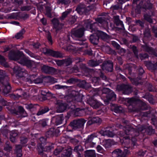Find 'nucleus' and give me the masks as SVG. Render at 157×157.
I'll list each match as a JSON object with an SVG mask.
<instances>
[{
  "instance_id": "f257e3e1",
  "label": "nucleus",
  "mask_w": 157,
  "mask_h": 157,
  "mask_svg": "<svg viewBox=\"0 0 157 157\" xmlns=\"http://www.w3.org/2000/svg\"><path fill=\"white\" fill-rule=\"evenodd\" d=\"M124 133L121 134V136H124L123 140L124 142L129 143L132 142V144L134 146L136 144V140L134 136L139 135V132H142L145 128L144 127H142L138 128V131L128 126H127L124 128Z\"/></svg>"
},
{
  "instance_id": "f03ea898",
  "label": "nucleus",
  "mask_w": 157,
  "mask_h": 157,
  "mask_svg": "<svg viewBox=\"0 0 157 157\" xmlns=\"http://www.w3.org/2000/svg\"><path fill=\"white\" fill-rule=\"evenodd\" d=\"M84 24L79 25L77 28L74 29L71 31V37L75 40H77L76 38H81L84 35V31L85 30H90L93 27V25H96L97 23H92L91 20L89 19L86 21L84 22Z\"/></svg>"
},
{
  "instance_id": "7ed1b4c3",
  "label": "nucleus",
  "mask_w": 157,
  "mask_h": 157,
  "mask_svg": "<svg viewBox=\"0 0 157 157\" xmlns=\"http://www.w3.org/2000/svg\"><path fill=\"white\" fill-rule=\"evenodd\" d=\"M9 56L10 59L17 61L19 63L26 66L28 67H35L34 62L25 57L23 53L21 52H20L19 54L16 55L14 53L11 52L9 54Z\"/></svg>"
},
{
  "instance_id": "20e7f679",
  "label": "nucleus",
  "mask_w": 157,
  "mask_h": 157,
  "mask_svg": "<svg viewBox=\"0 0 157 157\" xmlns=\"http://www.w3.org/2000/svg\"><path fill=\"white\" fill-rule=\"evenodd\" d=\"M102 92L104 94H106V96L107 99V100H105L104 101L105 104H108V101L112 100L113 101L115 100L116 98V95L114 94L113 91L110 90L108 88H104L102 90Z\"/></svg>"
},
{
  "instance_id": "39448f33",
  "label": "nucleus",
  "mask_w": 157,
  "mask_h": 157,
  "mask_svg": "<svg viewBox=\"0 0 157 157\" xmlns=\"http://www.w3.org/2000/svg\"><path fill=\"white\" fill-rule=\"evenodd\" d=\"M13 70L17 77L19 78L24 77L23 79L25 80V78L28 76V74L24 69L16 66L14 67Z\"/></svg>"
},
{
  "instance_id": "423d86ee",
  "label": "nucleus",
  "mask_w": 157,
  "mask_h": 157,
  "mask_svg": "<svg viewBox=\"0 0 157 157\" xmlns=\"http://www.w3.org/2000/svg\"><path fill=\"white\" fill-rule=\"evenodd\" d=\"M97 134L93 133L88 136L85 142V145L86 147H94L96 143L92 142L94 139L97 137Z\"/></svg>"
},
{
  "instance_id": "0eeeda50",
  "label": "nucleus",
  "mask_w": 157,
  "mask_h": 157,
  "mask_svg": "<svg viewBox=\"0 0 157 157\" xmlns=\"http://www.w3.org/2000/svg\"><path fill=\"white\" fill-rule=\"evenodd\" d=\"M86 122V121L83 119L75 120L70 123V126L73 129H76L82 127Z\"/></svg>"
},
{
  "instance_id": "6e6552de",
  "label": "nucleus",
  "mask_w": 157,
  "mask_h": 157,
  "mask_svg": "<svg viewBox=\"0 0 157 157\" xmlns=\"http://www.w3.org/2000/svg\"><path fill=\"white\" fill-rule=\"evenodd\" d=\"M64 42H65V43H67L66 40L61 41L60 44V45L61 47L64 44L65 45H64V47H62V48H64L66 50L70 51H72L73 52H75L78 51H82V49L83 48V47H81L79 48L77 47V48H76L75 46L72 45H70L68 46H66V44H63Z\"/></svg>"
},
{
  "instance_id": "1a4fd4ad",
  "label": "nucleus",
  "mask_w": 157,
  "mask_h": 157,
  "mask_svg": "<svg viewBox=\"0 0 157 157\" xmlns=\"http://www.w3.org/2000/svg\"><path fill=\"white\" fill-rule=\"evenodd\" d=\"M87 103L94 109L97 108L101 105V104L100 102L93 98H90L87 101Z\"/></svg>"
},
{
  "instance_id": "9d476101",
  "label": "nucleus",
  "mask_w": 157,
  "mask_h": 157,
  "mask_svg": "<svg viewBox=\"0 0 157 157\" xmlns=\"http://www.w3.org/2000/svg\"><path fill=\"white\" fill-rule=\"evenodd\" d=\"M46 52H44L46 54L51 55L55 57H60L62 56L61 54L58 52H55L50 49H46Z\"/></svg>"
},
{
  "instance_id": "9b49d317",
  "label": "nucleus",
  "mask_w": 157,
  "mask_h": 157,
  "mask_svg": "<svg viewBox=\"0 0 157 157\" xmlns=\"http://www.w3.org/2000/svg\"><path fill=\"white\" fill-rule=\"evenodd\" d=\"M92 28H92L91 32H93L94 31L96 32V35L98 36L99 38H100L103 40H105L107 38L108 35L106 33L99 30H94L92 29Z\"/></svg>"
},
{
  "instance_id": "f8f14e48",
  "label": "nucleus",
  "mask_w": 157,
  "mask_h": 157,
  "mask_svg": "<svg viewBox=\"0 0 157 157\" xmlns=\"http://www.w3.org/2000/svg\"><path fill=\"white\" fill-rule=\"evenodd\" d=\"M102 68L103 70H106L108 71H112L113 68L112 62L110 61H108L107 63H103Z\"/></svg>"
},
{
  "instance_id": "ddd939ff",
  "label": "nucleus",
  "mask_w": 157,
  "mask_h": 157,
  "mask_svg": "<svg viewBox=\"0 0 157 157\" xmlns=\"http://www.w3.org/2000/svg\"><path fill=\"white\" fill-rule=\"evenodd\" d=\"M77 95L75 96H72L71 98V101H69V103L71 102L76 103H81L82 101V97L81 95H78V93H77Z\"/></svg>"
},
{
  "instance_id": "4468645a",
  "label": "nucleus",
  "mask_w": 157,
  "mask_h": 157,
  "mask_svg": "<svg viewBox=\"0 0 157 157\" xmlns=\"http://www.w3.org/2000/svg\"><path fill=\"white\" fill-rule=\"evenodd\" d=\"M112 155L115 157H125V154L120 149L115 150L112 152Z\"/></svg>"
},
{
  "instance_id": "2eb2a0df",
  "label": "nucleus",
  "mask_w": 157,
  "mask_h": 157,
  "mask_svg": "<svg viewBox=\"0 0 157 157\" xmlns=\"http://www.w3.org/2000/svg\"><path fill=\"white\" fill-rule=\"evenodd\" d=\"M110 128H107L103 131L101 132V133L103 136H106L108 137H113L114 136V133L110 130Z\"/></svg>"
},
{
  "instance_id": "dca6fc26",
  "label": "nucleus",
  "mask_w": 157,
  "mask_h": 157,
  "mask_svg": "<svg viewBox=\"0 0 157 157\" xmlns=\"http://www.w3.org/2000/svg\"><path fill=\"white\" fill-rule=\"evenodd\" d=\"M76 10L80 14H82L87 12L84 5H81L78 6L76 9Z\"/></svg>"
},
{
  "instance_id": "f3484780",
  "label": "nucleus",
  "mask_w": 157,
  "mask_h": 157,
  "mask_svg": "<svg viewBox=\"0 0 157 157\" xmlns=\"http://www.w3.org/2000/svg\"><path fill=\"white\" fill-rule=\"evenodd\" d=\"M99 38L98 36L96 35L95 33L94 34L90 35V40L92 43L96 44L98 43Z\"/></svg>"
},
{
  "instance_id": "a211bd4d",
  "label": "nucleus",
  "mask_w": 157,
  "mask_h": 157,
  "mask_svg": "<svg viewBox=\"0 0 157 157\" xmlns=\"http://www.w3.org/2000/svg\"><path fill=\"white\" fill-rule=\"evenodd\" d=\"M8 133L10 134V139L11 141L13 142H14L16 140V137L17 135V132L15 131H9Z\"/></svg>"
},
{
  "instance_id": "6ab92c4d",
  "label": "nucleus",
  "mask_w": 157,
  "mask_h": 157,
  "mask_svg": "<svg viewBox=\"0 0 157 157\" xmlns=\"http://www.w3.org/2000/svg\"><path fill=\"white\" fill-rule=\"evenodd\" d=\"M85 157H96L95 151L88 150L85 151Z\"/></svg>"
},
{
  "instance_id": "aec40b11",
  "label": "nucleus",
  "mask_w": 157,
  "mask_h": 157,
  "mask_svg": "<svg viewBox=\"0 0 157 157\" xmlns=\"http://www.w3.org/2000/svg\"><path fill=\"white\" fill-rule=\"evenodd\" d=\"M22 146L21 145H18L16 146L15 151L17 157H21Z\"/></svg>"
},
{
  "instance_id": "412c9836",
  "label": "nucleus",
  "mask_w": 157,
  "mask_h": 157,
  "mask_svg": "<svg viewBox=\"0 0 157 157\" xmlns=\"http://www.w3.org/2000/svg\"><path fill=\"white\" fill-rule=\"evenodd\" d=\"M52 22L54 25V27L56 30H59L61 28V25L59 24L58 20L56 18H54L52 21Z\"/></svg>"
},
{
  "instance_id": "4be33fe9",
  "label": "nucleus",
  "mask_w": 157,
  "mask_h": 157,
  "mask_svg": "<svg viewBox=\"0 0 157 157\" xmlns=\"http://www.w3.org/2000/svg\"><path fill=\"white\" fill-rule=\"evenodd\" d=\"M11 87L9 84L7 82L6 85L4 86V88L3 89V93L4 95H6L10 92Z\"/></svg>"
},
{
  "instance_id": "5701e85b",
  "label": "nucleus",
  "mask_w": 157,
  "mask_h": 157,
  "mask_svg": "<svg viewBox=\"0 0 157 157\" xmlns=\"http://www.w3.org/2000/svg\"><path fill=\"white\" fill-rule=\"evenodd\" d=\"M57 107V109L59 112H63L67 109V104L62 103L58 105Z\"/></svg>"
},
{
  "instance_id": "b1692460",
  "label": "nucleus",
  "mask_w": 157,
  "mask_h": 157,
  "mask_svg": "<svg viewBox=\"0 0 157 157\" xmlns=\"http://www.w3.org/2000/svg\"><path fill=\"white\" fill-rule=\"evenodd\" d=\"M71 154V150L70 148L64 150L62 155L61 157H69Z\"/></svg>"
},
{
  "instance_id": "393cba45",
  "label": "nucleus",
  "mask_w": 157,
  "mask_h": 157,
  "mask_svg": "<svg viewBox=\"0 0 157 157\" xmlns=\"http://www.w3.org/2000/svg\"><path fill=\"white\" fill-rule=\"evenodd\" d=\"M132 91V88L129 85L125 86L123 91V93L125 94H128Z\"/></svg>"
},
{
  "instance_id": "a878e982",
  "label": "nucleus",
  "mask_w": 157,
  "mask_h": 157,
  "mask_svg": "<svg viewBox=\"0 0 157 157\" xmlns=\"http://www.w3.org/2000/svg\"><path fill=\"white\" fill-rule=\"evenodd\" d=\"M129 0H117L116 2L117 3V5H115L113 6L114 9L117 10L119 8L120 5L124 3L125 2L128 1Z\"/></svg>"
},
{
  "instance_id": "bb28decb",
  "label": "nucleus",
  "mask_w": 157,
  "mask_h": 157,
  "mask_svg": "<svg viewBox=\"0 0 157 157\" xmlns=\"http://www.w3.org/2000/svg\"><path fill=\"white\" fill-rule=\"evenodd\" d=\"M36 76L35 75H32L31 76H29L28 78H26L25 81L31 84L33 83L35 79V78Z\"/></svg>"
},
{
  "instance_id": "cd10ccee",
  "label": "nucleus",
  "mask_w": 157,
  "mask_h": 157,
  "mask_svg": "<svg viewBox=\"0 0 157 157\" xmlns=\"http://www.w3.org/2000/svg\"><path fill=\"white\" fill-rule=\"evenodd\" d=\"M112 144V142L110 140H105L104 142L103 145L106 148L109 147Z\"/></svg>"
},
{
  "instance_id": "c85d7f7f",
  "label": "nucleus",
  "mask_w": 157,
  "mask_h": 157,
  "mask_svg": "<svg viewBox=\"0 0 157 157\" xmlns=\"http://www.w3.org/2000/svg\"><path fill=\"white\" fill-rule=\"evenodd\" d=\"M55 132V130L54 128H52L46 133V135L48 137L54 135Z\"/></svg>"
},
{
  "instance_id": "c756f323",
  "label": "nucleus",
  "mask_w": 157,
  "mask_h": 157,
  "mask_svg": "<svg viewBox=\"0 0 157 157\" xmlns=\"http://www.w3.org/2000/svg\"><path fill=\"white\" fill-rule=\"evenodd\" d=\"M25 31L24 29H22L20 32L17 33L15 35V37L17 39H19L23 37V35Z\"/></svg>"
},
{
  "instance_id": "7c9ffc66",
  "label": "nucleus",
  "mask_w": 157,
  "mask_h": 157,
  "mask_svg": "<svg viewBox=\"0 0 157 157\" xmlns=\"http://www.w3.org/2000/svg\"><path fill=\"white\" fill-rule=\"evenodd\" d=\"M49 111L48 109L46 108H44L40 110L37 113V115L40 116L44 114Z\"/></svg>"
},
{
  "instance_id": "2f4dec72",
  "label": "nucleus",
  "mask_w": 157,
  "mask_h": 157,
  "mask_svg": "<svg viewBox=\"0 0 157 157\" xmlns=\"http://www.w3.org/2000/svg\"><path fill=\"white\" fill-rule=\"evenodd\" d=\"M63 117L62 115H59L58 116L56 119V122L58 124H61L63 121Z\"/></svg>"
},
{
  "instance_id": "473e14b6",
  "label": "nucleus",
  "mask_w": 157,
  "mask_h": 157,
  "mask_svg": "<svg viewBox=\"0 0 157 157\" xmlns=\"http://www.w3.org/2000/svg\"><path fill=\"white\" fill-rule=\"evenodd\" d=\"M52 148V147L51 146L46 147L45 148H43L42 147L41 148V150H40V148L39 147H38V151L40 152H42L43 151H50Z\"/></svg>"
},
{
  "instance_id": "72a5a7b5",
  "label": "nucleus",
  "mask_w": 157,
  "mask_h": 157,
  "mask_svg": "<svg viewBox=\"0 0 157 157\" xmlns=\"http://www.w3.org/2000/svg\"><path fill=\"white\" fill-rule=\"evenodd\" d=\"M71 10H72L71 9H68L67 11L63 13L61 18L62 19H64L68 14L71 11Z\"/></svg>"
},
{
  "instance_id": "f704fd0d",
  "label": "nucleus",
  "mask_w": 157,
  "mask_h": 157,
  "mask_svg": "<svg viewBox=\"0 0 157 157\" xmlns=\"http://www.w3.org/2000/svg\"><path fill=\"white\" fill-rule=\"evenodd\" d=\"M9 142H7L4 148V150L8 152H10L12 149V147L9 146Z\"/></svg>"
},
{
  "instance_id": "c9c22d12",
  "label": "nucleus",
  "mask_w": 157,
  "mask_h": 157,
  "mask_svg": "<svg viewBox=\"0 0 157 157\" xmlns=\"http://www.w3.org/2000/svg\"><path fill=\"white\" fill-rule=\"evenodd\" d=\"M70 2V0H59L58 2L59 4H64L67 5Z\"/></svg>"
},
{
  "instance_id": "e433bc0d",
  "label": "nucleus",
  "mask_w": 157,
  "mask_h": 157,
  "mask_svg": "<svg viewBox=\"0 0 157 157\" xmlns=\"http://www.w3.org/2000/svg\"><path fill=\"white\" fill-rule=\"evenodd\" d=\"M86 40V39H84L83 40V41H79V42H76L74 43V44H79L80 45H84V47H87V46L86 44V43L85 42V41Z\"/></svg>"
},
{
  "instance_id": "4c0bfd02",
  "label": "nucleus",
  "mask_w": 157,
  "mask_h": 157,
  "mask_svg": "<svg viewBox=\"0 0 157 157\" xmlns=\"http://www.w3.org/2000/svg\"><path fill=\"white\" fill-rule=\"evenodd\" d=\"M62 150V148L61 147H58L54 151V154L55 155H57Z\"/></svg>"
},
{
  "instance_id": "58836bf2",
  "label": "nucleus",
  "mask_w": 157,
  "mask_h": 157,
  "mask_svg": "<svg viewBox=\"0 0 157 157\" xmlns=\"http://www.w3.org/2000/svg\"><path fill=\"white\" fill-rule=\"evenodd\" d=\"M77 18V16H74L72 17L71 18L69 19L70 23L71 24H74L76 21V19Z\"/></svg>"
},
{
  "instance_id": "ea45409f",
  "label": "nucleus",
  "mask_w": 157,
  "mask_h": 157,
  "mask_svg": "<svg viewBox=\"0 0 157 157\" xmlns=\"http://www.w3.org/2000/svg\"><path fill=\"white\" fill-rule=\"evenodd\" d=\"M47 121L44 120H42L39 121V124L40 125L44 127L47 125Z\"/></svg>"
},
{
  "instance_id": "a19ab883",
  "label": "nucleus",
  "mask_w": 157,
  "mask_h": 157,
  "mask_svg": "<svg viewBox=\"0 0 157 157\" xmlns=\"http://www.w3.org/2000/svg\"><path fill=\"white\" fill-rule=\"evenodd\" d=\"M144 19L150 23L152 22V20L150 16L146 14L144 15Z\"/></svg>"
},
{
  "instance_id": "79ce46f5",
  "label": "nucleus",
  "mask_w": 157,
  "mask_h": 157,
  "mask_svg": "<svg viewBox=\"0 0 157 157\" xmlns=\"http://www.w3.org/2000/svg\"><path fill=\"white\" fill-rule=\"evenodd\" d=\"M56 63L58 66H61L63 64H64L66 62V60H56L55 61Z\"/></svg>"
},
{
  "instance_id": "37998d69",
  "label": "nucleus",
  "mask_w": 157,
  "mask_h": 157,
  "mask_svg": "<svg viewBox=\"0 0 157 157\" xmlns=\"http://www.w3.org/2000/svg\"><path fill=\"white\" fill-rule=\"evenodd\" d=\"M27 139L25 137H22L21 139V143L23 145L25 146V144L27 143Z\"/></svg>"
},
{
  "instance_id": "c03bdc74",
  "label": "nucleus",
  "mask_w": 157,
  "mask_h": 157,
  "mask_svg": "<svg viewBox=\"0 0 157 157\" xmlns=\"http://www.w3.org/2000/svg\"><path fill=\"white\" fill-rule=\"evenodd\" d=\"M97 21L99 23H101V24H104L105 22L104 18L102 17H100L98 18L97 19Z\"/></svg>"
},
{
  "instance_id": "a18cd8bd",
  "label": "nucleus",
  "mask_w": 157,
  "mask_h": 157,
  "mask_svg": "<svg viewBox=\"0 0 157 157\" xmlns=\"http://www.w3.org/2000/svg\"><path fill=\"white\" fill-rule=\"evenodd\" d=\"M0 103L3 106L9 105L8 103L3 99H1L0 100Z\"/></svg>"
},
{
  "instance_id": "49530a36",
  "label": "nucleus",
  "mask_w": 157,
  "mask_h": 157,
  "mask_svg": "<svg viewBox=\"0 0 157 157\" xmlns=\"http://www.w3.org/2000/svg\"><path fill=\"white\" fill-rule=\"evenodd\" d=\"M93 121L94 122L98 123H100L101 122V119L98 117L93 118Z\"/></svg>"
},
{
  "instance_id": "de8ad7c7",
  "label": "nucleus",
  "mask_w": 157,
  "mask_h": 157,
  "mask_svg": "<svg viewBox=\"0 0 157 157\" xmlns=\"http://www.w3.org/2000/svg\"><path fill=\"white\" fill-rule=\"evenodd\" d=\"M25 52L26 53L28 54L31 57L33 58H35V55L33 53L29 51V50H25Z\"/></svg>"
},
{
  "instance_id": "09e8293b",
  "label": "nucleus",
  "mask_w": 157,
  "mask_h": 157,
  "mask_svg": "<svg viewBox=\"0 0 157 157\" xmlns=\"http://www.w3.org/2000/svg\"><path fill=\"white\" fill-rule=\"evenodd\" d=\"M89 64L92 67H95L97 66L98 64H96V62L91 60L89 61Z\"/></svg>"
},
{
  "instance_id": "8fccbe9b",
  "label": "nucleus",
  "mask_w": 157,
  "mask_h": 157,
  "mask_svg": "<svg viewBox=\"0 0 157 157\" xmlns=\"http://www.w3.org/2000/svg\"><path fill=\"white\" fill-rule=\"evenodd\" d=\"M47 37L49 42H50L51 44H52V39L50 33L49 32H48L47 33Z\"/></svg>"
},
{
  "instance_id": "3c124183",
  "label": "nucleus",
  "mask_w": 157,
  "mask_h": 157,
  "mask_svg": "<svg viewBox=\"0 0 157 157\" xmlns=\"http://www.w3.org/2000/svg\"><path fill=\"white\" fill-rule=\"evenodd\" d=\"M42 82V80L41 78H38L36 79H35L33 83L36 84H38Z\"/></svg>"
},
{
  "instance_id": "603ef678",
  "label": "nucleus",
  "mask_w": 157,
  "mask_h": 157,
  "mask_svg": "<svg viewBox=\"0 0 157 157\" xmlns=\"http://www.w3.org/2000/svg\"><path fill=\"white\" fill-rule=\"evenodd\" d=\"M122 110V108L121 107L118 106L115 108L114 111L117 113H120L121 112Z\"/></svg>"
},
{
  "instance_id": "864d4df0",
  "label": "nucleus",
  "mask_w": 157,
  "mask_h": 157,
  "mask_svg": "<svg viewBox=\"0 0 157 157\" xmlns=\"http://www.w3.org/2000/svg\"><path fill=\"white\" fill-rule=\"evenodd\" d=\"M45 15L48 17L51 18L52 15L50 10H47L45 13Z\"/></svg>"
},
{
  "instance_id": "5fc2aeb1",
  "label": "nucleus",
  "mask_w": 157,
  "mask_h": 157,
  "mask_svg": "<svg viewBox=\"0 0 157 157\" xmlns=\"http://www.w3.org/2000/svg\"><path fill=\"white\" fill-rule=\"evenodd\" d=\"M48 93V91L45 89H44L43 90H41V94L44 96H46L47 94Z\"/></svg>"
},
{
  "instance_id": "6e6d98bb",
  "label": "nucleus",
  "mask_w": 157,
  "mask_h": 157,
  "mask_svg": "<svg viewBox=\"0 0 157 157\" xmlns=\"http://www.w3.org/2000/svg\"><path fill=\"white\" fill-rule=\"evenodd\" d=\"M25 107L27 109H30L32 108H34L35 106L32 104H30L26 105Z\"/></svg>"
},
{
  "instance_id": "4d7b16f0",
  "label": "nucleus",
  "mask_w": 157,
  "mask_h": 157,
  "mask_svg": "<svg viewBox=\"0 0 157 157\" xmlns=\"http://www.w3.org/2000/svg\"><path fill=\"white\" fill-rule=\"evenodd\" d=\"M49 68V67L47 66H44L42 67V70L45 73H48L49 72L48 70Z\"/></svg>"
},
{
  "instance_id": "13d9d810",
  "label": "nucleus",
  "mask_w": 157,
  "mask_h": 157,
  "mask_svg": "<svg viewBox=\"0 0 157 157\" xmlns=\"http://www.w3.org/2000/svg\"><path fill=\"white\" fill-rule=\"evenodd\" d=\"M66 86H61L59 85H56L55 86V88L56 89H59L63 88L64 87H66Z\"/></svg>"
},
{
  "instance_id": "bf43d9fd",
  "label": "nucleus",
  "mask_w": 157,
  "mask_h": 157,
  "mask_svg": "<svg viewBox=\"0 0 157 157\" xmlns=\"http://www.w3.org/2000/svg\"><path fill=\"white\" fill-rule=\"evenodd\" d=\"M144 35L145 36L148 37L150 36V34L149 29H147L144 32Z\"/></svg>"
},
{
  "instance_id": "052dcab7",
  "label": "nucleus",
  "mask_w": 157,
  "mask_h": 157,
  "mask_svg": "<svg viewBox=\"0 0 157 157\" xmlns=\"http://www.w3.org/2000/svg\"><path fill=\"white\" fill-rule=\"evenodd\" d=\"M97 149L98 151L100 153L102 152L103 151V148L100 145L98 146L97 147Z\"/></svg>"
},
{
  "instance_id": "680f3d73",
  "label": "nucleus",
  "mask_w": 157,
  "mask_h": 157,
  "mask_svg": "<svg viewBox=\"0 0 157 157\" xmlns=\"http://www.w3.org/2000/svg\"><path fill=\"white\" fill-rule=\"evenodd\" d=\"M151 121L153 124L155 125H157V120L155 117L151 119Z\"/></svg>"
},
{
  "instance_id": "e2e57ef3",
  "label": "nucleus",
  "mask_w": 157,
  "mask_h": 157,
  "mask_svg": "<svg viewBox=\"0 0 157 157\" xmlns=\"http://www.w3.org/2000/svg\"><path fill=\"white\" fill-rule=\"evenodd\" d=\"M153 31L155 34V36L157 37V27H154L153 28Z\"/></svg>"
},
{
  "instance_id": "0e129e2a",
  "label": "nucleus",
  "mask_w": 157,
  "mask_h": 157,
  "mask_svg": "<svg viewBox=\"0 0 157 157\" xmlns=\"http://www.w3.org/2000/svg\"><path fill=\"white\" fill-rule=\"evenodd\" d=\"M18 91V93L20 94L19 95L18 97H20L21 95L25 96V93L23 92L21 90H19Z\"/></svg>"
},
{
  "instance_id": "69168bd1",
  "label": "nucleus",
  "mask_w": 157,
  "mask_h": 157,
  "mask_svg": "<svg viewBox=\"0 0 157 157\" xmlns=\"http://www.w3.org/2000/svg\"><path fill=\"white\" fill-rule=\"evenodd\" d=\"M136 23L137 24L140 25L141 27H143L144 26V24L140 20L137 21H136Z\"/></svg>"
},
{
  "instance_id": "338daca9",
  "label": "nucleus",
  "mask_w": 157,
  "mask_h": 157,
  "mask_svg": "<svg viewBox=\"0 0 157 157\" xmlns=\"http://www.w3.org/2000/svg\"><path fill=\"white\" fill-rule=\"evenodd\" d=\"M41 21L43 25H45L46 24V19L44 18H42L41 20Z\"/></svg>"
},
{
  "instance_id": "774afa93",
  "label": "nucleus",
  "mask_w": 157,
  "mask_h": 157,
  "mask_svg": "<svg viewBox=\"0 0 157 157\" xmlns=\"http://www.w3.org/2000/svg\"><path fill=\"white\" fill-rule=\"evenodd\" d=\"M40 45V44L38 43L35 44L33 45V47L36 48H39Z\"/></svg>"
}]
</instances>
